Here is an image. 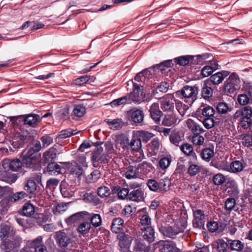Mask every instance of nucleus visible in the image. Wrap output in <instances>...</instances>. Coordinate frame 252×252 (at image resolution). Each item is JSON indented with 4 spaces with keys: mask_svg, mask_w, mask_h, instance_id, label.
<instances>
[{
    "mask_svg": "<svg viewBox=\"0 0 252 252\" xmlns=\"http://www.w3.org/2000/svg\"><path fill=\"white\" fill-rule=\"evenodd\" d=\"M149 112L151 118L157 124L160 122V118L162 115V112L159 109V104L158 103H154L149 108Z\"/></svg>",
    "mask_w": 252,
    "mask_h": 252,
    "instance_id": "13",
    "label": "nucleus"
},
{
    "mask_svg": "<svg viewBox=\"0 0 252 252\" xmlns=\"http://www.w3.org/2000/svg\"><path fill=\"white\" fill-rule=\"evenodd\" d=\"M27 196V194L24 191L16 192L11 197V201H17L20 200Z\"/></svg>",
    "mask_w": 252,
    "mask_h": 252,
    "instance_id": "59",
    "label": "nucleus"
},
{
    "mask_svg": "<svg viewBox=\"0 0 252 252\" xmlns=\"http://www.w3.org/2000/svg\"><path fill=\"white\" fill-rule=\"evenodd\" d=\"M201 158L206 161H209L214 156V150L211 148H205L200 153Z\"/></svg>",
    "mask_w": 252,
    "mask_h": 252,
    "instance_id": "37",
    "label": "nucleus"
},
{
    "mask_svg": "<svg viewBox=\"0 0 252 252\" xmlns=\"http://www.w3.org/2000/svg\"><path fill=\"white\" fill-rule=\"evenodd\" d=\"M217 69L216 65L205 66L201 70L203 77H206L210 76L214 70Z\"/></svg>",
    "mask_w": 252,
    "mask_h": 252,
    "instance_id": "46",
    "label": "nucleus"
},
{
    "mask_svg": "<svg viewBox=\"0 0 252 252\" xmlns=\"http://www.w3.org/2000/svg\"><path fill=\"white\" fill-rule=\"evenodd\" d=\"M217 249L218 252H226L228 245L222 239H220L217 242Z\"/></svg>",
    "mask_w": 252,
    "mask_h": 252,
    "instance_id": "48",
    "label": "nucleus"
},
{
    "mask_svg": "<svg viewBox=\"0 0 252 252\" xmlns=\"http://www.w3.org/2000/svg\"><path fill=\"white\" fill-rule=\"evenodd\" d=\"M198 92V88L197 86L191 87L188 85L184 86L181 91L175 93L176 96L182 94L184 97L190 99L193 102L196 98Z\"/></svg>",
    "mask_w": 252,
    "mask_h": 252,
    "instance_id": "5",
    "label": "nucleus"
},
{
    "mask_svg": "<svg viewBox=\"0 0 252 252\" xmlns=\"http://www.w3.org/2000/svg\"><path fill=\"white\" fill-rule=\"evenodd\" d=\"M61 170V166L55 162L49 163L47 166V171L52 175L60 173Z\"/></svg>",
    "mask_w": 252,
    "mask_h": 252,
    "instance_id": "40",
    "label": "nucleus"
},
{
    "mask_svg": "<svg viewBox=\"0 0 252 252\" xmlns=\"http://www.w3.org/2000/svg\"><path fill=\"white\" fill-rule=\"evenodd\" d=\"M101 221V218L99 214H94L91 218V223L95 227L99 226Z\"/></svg>",
    "mask_w": 252,
    "mask_h": 252,
    "instance_id": "53",
    "label": "nucleus"
},
{
    "mask_svg": "<svg viewBox=\"0 0 252 252\" xmlns=\"http://www.w3.org/2000/svg\"><path fill=\"white\" fill-rule=\"evenodd\" d=\"M176 108L182 116H184L188 110V105L183 103L181 101L177 100L175 104Z\"/></svg>",
    "mask_w": 252,
    "mask_h": 252,
    "instance_id": "41",
    "label": "nucleus"
},
{
    "mask_svg": "<svg viewBox=\"0 0 252 252\" xmlns=\"http://www.w3.org/2000/svg\"><path fill=\"white\" fill-rule=\"evenodd\" d=\"M119 246L121 250L127 249L130 247L133 238L131 236L124 232L119 233L117 235Z\"/></svg>",
    "mask_w": 252,
    "mask_h": 252,
    "instance_id": "11",
    "label": "nucleus"
},
{
    "mask_svg": "<svg viewBox=\"0 0 252 252\" xmlns=\"http://www.w3.org/2000/svg\"><path fill=\"white\" fill-rule=\"evenodd\" d=\"M90 79V76L84 75L75 79L73 83L75 85H82L85 83H86Z\"/></svg>",
    "mask_w": 252,
    "mask_h": 252,
    "instance_id": "63",
    "label": "nucleus"
},
{
    "mask_svg": "<svg viewBox=\"0 0 252 252\" xmlns=\"http://www.w3.org/2000/svg\"><path fill=\"white\" fill-rule=\"evenodd\" d=\"M188 173L191 176H194L200 172L199 167L196 164H190L188 168Z\"/></svg>",
    "mask_w": 252,
    "mask_h": 252,
    "instance_id": "61",
    "label": "nucleus"
},
{
    "mask_svg": "<svg viewBox=\"0 0 252 252\" xmlns=\"http://www.w3.org/2000/svg\"><path fill=\"white\" fill-rule=\"evenodd\" d=\"M236 201L233 198H227L225 202V208L228 211H231L235 207Z\"/></svg>",
    "mask_w": 252,
    "mask_h": 252,
    "instance_id": "62",
    "label": "nucleus"
},
{
    "mask_svg": "<svg viewBox=\"0 0 252 252\" xmlns=\"http://www.w3.org/2000/svg\"><path fill=\"white\" fill-rule=\"evenodd\" d=\"M237 100L241 105H246L252 103V96L250 92L247 94H240L238 96Z\"/></svg>",
    "mask_w": 252,
    "mask_h": 252,
    "instance_id": "30",
    "label": "nucleus"
},
{
    "mask_svg": "<svg viewBox=\"0 0 252 252\" xmlns=\"http://www.w3.org/2000/svg\"><path fill=\"white\" fill-rule=\"evenodd\" d=\"M126 117L135 124H141L143 121L144 113L142 110L134 108L127 112Z\"/></svg>",
    "mask_w": 252,
    "mask_h": 252,
    "instance_id": "10",
    "label": "nucleus"
},
{
    "mask_svg": "<svg viewBox=\"0 0 252 252\" xmlns=\"http://www.w3.org/2000/svg\"><path fill=\"white\" fill-rule=\"evenodd\" d=\"M37 187L35 182L27 178L24 185V189L27 193L33 195L37 189Z\"/></svg>",
    "mask_w": 252,
    "mask_h": 252,
    "instance_id": "25",
    "label": "nucleus"
},
{
    "mask_svg": "<svg viewBox=\"0 0 252 252\" xmlns=\"http://www.w3.org/2000/svg\"><path fill=\"white\" fill-rule=\"evenodd\" d=\"M177 96L175 93L167 94L161 98L160 107L164 112H172L174 109V104H176Z\"/></svg>",
    "mask_w": 252,
    "mask_h": 252,
    "instance_id": "4",
    "label": "nucleus"
},
{
    "mask_svg": "<svg viewBox=\"0 0 252 252\" xmlns=\"http://www.w3.org/2000/svg\"><path fill=\"white\" fill-rule=\"evenodd\" d=\"M180 149L185 155L191 157L193 160H196L197 156L191 145L188 143L184 144L180 147Z\"/></svg>",
    "mask_w": 252,
    "mask_h": 252,
    "instance_id": "27",
    "label": "nucleus"
},
{
    "mask_svg": "<svg viewBox=\"0 0 252 252\" xmlns=\"http://www.w3.org/2000/svg\"><path fill=\"white\" fill-rule=\"evenodd\" d=\"M130 102L129 96L128 95H126L118 99H114L110 103V105L112 107H115L125 105L126 103H129Z\"/></svg>",
    "mask_w": 252,
    "mask_h": 252,
    "instance_id": "34",
    "label": "nucleus"
},
{
    "mask_svg": "<svg viewBox=\"0 0 252 252\" xmlns=\"http://www.w3.org/2000/svg\"><path fill=\"white\" fill-rule=\"evenodd\" d=\"M91 224L88 222H83L77 228L78 233L85 235L88 233L91 229Z\"/></svg>",
    "mask_w": 252,
    "mask_h": 252,
    "instance_id": "42",
    "label": "nucleus"
},
{
    "mask_svg": "<svg viewBox=\"0 0 252 252\" xmlns=\"http://www.w3.org/2000/svg\"><path fill=\"white\" fill-rule=\"evenodd\" d=\"M21 157L23 164H25L27 168L36 170L40 167L39 158L37 154L34 153L33 149L25 150Z\"/></svg>",
    "mask_w": 252,
    "mask_h": 252,
    "instance_id": "2",
    "label": "nucleus"
},
{
    "mask_svg": "<svg viewBox=\"0 0 252 252\" xmlns=\"http://www.w3.org/2000/svg\"><path fill=\"white\" fill-rule=\"evenodd\" d=\"M179 122L177 116L173 112L166 114L162 121V124L164 126H170L176 125Z\"/></svg>",
    "mask_w": 252,
    "mask_h": 252,
    "instance_id": "16",
    "label": "nucleus"
},
{
    "mask_svg": "<svg viewBox=\"0 0 252 252\" xmlns=\"http://www.w3.org/2000/svg\"><path fill=\"white\" fill-rule=\"evenodd\" d=\"M192 142L195 145H201L204 142V138L203 136L196 133L192 137Z\"/></svg>",
    "mask_w": 252,
    "mask_h": 252,
    "instance_id": "56",
    "label": "nucleus"
},
{
    "mask_svg": "<svg viewBox=\"0 0 252 252\" xmlns=\"http://www.w3.org/2000/svg\"><path fill=\"white\" fill-rule=\"evenodd\" d=\"M144 88H145V86L141 84H138L133 83V92L128 94L130 100L137 103H140L145 97V94L142 91Z\"/></svg>",
    "mask_w": 252,
    "mask_h": 252,
    "instance_id": "8",
    "label": "nucleus"
},
{
    "mask_svg": "<svg viewBox=\"0 0 252 252\" xmlns=\"http://www.w3.org/2000/svg\"><path fill=\"white\" fill-rule=\"evenodd\" d=\"M109 125L110 127L113 130L121 129L125 125L122 119H105L104 121Z\"/></svg>",
    "mask_w": 252,
    "mask_h": 252,
    "instance_id": "24",
    "label": "nucleus"
},
{
    "mask_svg": "<svg viewBox=\"0 0 252 252\" xmlns=\"http://www.w3.org/2000/svg\"><path fill=\"white\" fill-rule=\"evenodd\" d=\"M158 243H163L162 247L160 250L161 252H181V250L172 242H164L161 241L158 242Z\"/></svg>",
    "mask_w": 252,
    "mask_h": 252,
    "instance_id": "20",
    "label": "nucleus"
},
{
    "mask_svg": "<svg viewBox=\"0 0 252 252\" xmlns=\"http://www.w3.org/2000/svg\"><path fill=\"white\" fill-rule=\"evenodd\" d=\"M216 109L218 113L216 115L221 116L222 118V115H225L231 111V108L224 102H219L216 106Z\"/></svg>",
    "mask_w": 252,
    "mask_h": 252,
    "instance_id": "29",
    "label": "nucleus"
},
{
    "mask_svg": "<svg viewBox=\"0 0 252 252\" xmlns=\"http://www.w3.org/2000/svg\"><path fill=\"white\" fill-rule=\"evenodd\" d=\"M54 238L59 247L61 248H66L72 242L70 235L65 232L63 230L56 232Z\"/></svg>",
    "mask_w": 252,
    "mask_h": 252,
    "instance_id": "6",
    "label": "nucleus"
},
{
    "mask_svg": "<svg viewBox=\"0 0 252 252\" xmlns=\"http://www.w3.org/2000/svg\"><path fill=\"white\" fill-rule=\"evenodd\" d=\"M2 167L4 171H18L23 166V162L19 158H5L2 161Z\"/></svg>",
    "mask_w": 252,
    "mask_h": 252,
    "instance_id": "7",
    "label": "nucleus"
},
{
    "mask_svg": "<svg viewBox=\"0 0 252 252\" xmlns=\"http://www.w3.org/2000/svg\"><path fill=\"white\" fill-rule=\"evenodd\" d=\"M230 248L232 251H240L244 248V244L240 240H233L230 243Z\"/></svg>",
    "mask_w": 252,
    "mask_h": 252,
    "instance_id": "43",
    "label": "nucleus"
},
{
    "mask_svg": "<svg viewBox=\"0 0 252 252\" xmlns=\"http://www.w3.org/2000/svg\"><path fill=\"white\" fill-rule=\"evenodd\" d=\"M31 219L34 220L38 225H42L47 220V218L43 214H36L33 218H32Z\"/></svg>",
    "mask_w": 252,
    "mask_h": 252,
    "instance_id": "60",
    "label": "nucleus"
},
{
    "mask_svg": "<svg viewBox=\"0 0 252 252\" xmlns=\"http://www.w3.org/2000/svg\"><path fill=\"white\" fill-rule=\"evenodd\" d=\"M213 90L211 87L205 86L201 91V95L205 99L209 98L212 95Z\"/></svg>",
    "mask_w": 252,
    "mask_h": 252,
    "instance_id": "55",
    "label": "nucleus"
},
{
    "mask_svg": "<svg viewBox=\"0 0 252 252\" xmlns=\"http://www.w3.org/2000/svg\"><path fill=\"white\" fill-rule=\"evenodd\" d=\"M36 135L37 131L34 129L16 133L12 138L11 144L14 148H19L22 147L25 143L31 142Z\"/></svg>",
    "mask_w": 252,
    "mask_h": 252,
    "instance_id": "1",
    "label": "nucleus"
},
{
    "mask_svg": "<svg viewBox=\"0 0 252 252\" xmlns=\"http://www.w3.org/2000/svg\"><path fill=\"white\" fill-rule=\"evenodd\" d=\"M128 199L136 202L142 201L144 200V193L141 189L133 190L129 192Z\"/></svg>",
    "mask_w": 252,
    "mask_h": 252,
    "instance_id": "22",
    "label": "nucleus"
},
{
    "mask_svg": "<svg viewBox=\"0 0 252 252\" xmlns=\"http://www.w3.org/2000/svg\"><path fill=\"white\" fill-rule=\"evenodd\" d=\"M202 114L207 118L211 117L215 114V110L212 107L208 106L203 108Z\"/></svg>",
    "mask_w": 252,
    "mask_h": 252,
    "instance_id": "58",
    "label": "nucleus"
},
{
    "mask_svg": "<svg viewBox=\"0 0 252 252\" xmlns=\"http://www.w3.org/2000/svg\"><path fill=\"white\" fill-rule=\"evenodd\" d=\"M214 118L215 119L211 117L206 118L203 122L205 127L210 129L215 125L222 124L224 122V118L218 115H216Z\"/></svg>",
    "mask_w": 252,
    "mask_h": 252,
    "instance_id": "14",
    "label": "nucleus"
},
{
    "mask_svg": "<svg viewBox=\"0 0 252 252\" xmlns=\"http://www.w3.org/2000/svg\"><path fill=\"white\" fill-rule=\"evenodd\" d=\"M97 194L101 197H106L110 194V190L106 186H101L97 189Z\"/></svg>",
    "mask_w": 252,
    "mask_h": 252,
    "instance_id": "49",
    "label": "nucleus"
},
{
    "mask_svg": "<svg viewBox=\"0 0 252 252\" xmlns=\"http://www.w3.org/2000/svg\"><path fill=\"white\" fill-rule=\"evenodd\" d=\"M194 219L192 224L195 228H201L204 226L205 223V215L201 210L198 209L193 212Z\"/></svg>",
    "mask_w": 252,
    "mask_h": 252,
    "instance_id": "12",
    "label": "nucleus"
},
{
    "mask_svg": "<svg viewBox=\"0 0 252 252\" xmlns=\"http://www.w3.org/2000/svg\"><path fill=\"white\" fill-rule=\"evenodd\" d=\"M170 142L176 146H178L182 141V137L178 132H174L170 135Z\"/></svg>",
    "mask_w": 252,
    "mask_h": 252,
    "instance_id": "51",
    "label": "nucleus"
},
{
    "mask_svg": "<svg viewBox=\"0 0 252 252\" xmlns=\"http://www.w3.org/2000/svg\"><path fill=\"white\" fill-rule=\"evenodd\" d=\"M123 224L124 220L121 218H118L114 219L111 225V230L112 232L118 233L119 230L122 229Z\"/></svg>",
    "mask_w": 252,
    "mask_h": 252,
    "instance_id": "36",
    "label": "nucleus"
},
{
    "mask_svg": "<svg viewBox=\"0 0 252 252\" xmlns=\"http://www.w3.org/2000/svg\"><path fill=\"white\" fill-rule=\"evenodd\" d=\"M193 56L194 57V64H200L204 62L210 61V58L213 59V56L208 53Z\"/></svg>",
    "mask_w": 252,
    "mask_h": 252,
    "instance_id": "38",
    "label": "nucleus"
},
{
    "mask_svg": "<svg viewBox=\"0 0 252 252\" xmlns=\"http://www.w3.org/2000/svg\"><path fill=\"white\" fill-rule=\"evenodd\" d=\"M20 244L18 242H16L14 240H8L0 246L1 249L3 252H14V249L18 248Z\"/></svg>",
    "mask_w": 252,
    "mask_h": 252,
    "instance_id": "21",
    "label": "nucleus"
},
{
    "mask_svg": "<svg viewBox=\"0 0 252 252\" xmlns=\"http://www.w3.org/2000/svg\"><path fill=\"white\" fill-rule=\"evenodd\" d=\"M147 185L149 189L153 191H157L159 189V183L153 179H149L147 182Z\"/></svg>",
    "mask_w": 252,
    "mask_h": 252,
    "instance_id": "54",
    "label": "nucleus"
},
{
    "mask_svg": "<svg viewBox=\"0 0 252 252\" xmlns=\"http://www.w3.org/2000/svg\"><path fill=\"white\" fill-rule=\"evenodd\" d=\"M88 213L86 211H82L76 213L66 219V222L68 224H72L77 221L80 220L84 218V217L87 215Z\"/></svg>",
    "mask_w": 252,
    "mask_h": 252,
    "instance_id": "28",
    "label": "nucleus"
},
{
    "mask_svg": "<svg viewBox=\"0 0 252 252\" xmlns=\"http://www.w3.org/2000/svg\"><path fill=\"white\" fill-rule=\"evenodd\" d=\"M244 112V120L249 121L252 120V107L250 106H246L243 107Z\"/></svg>",
    "mask_w": 252,
    "mask_h": 252,
    "instance_id": "50",
    "label": "nucleus"
},
{
    "mask_svg": "<svg viewBox=\"0 0 252 252\" xmlns=\"http://www.w3.org/2000/svg\"><path fill=\"white\" fill-rule=\"evenodd\" d=\"M125 177L127 179H134L139 176V172L136 169V166H129L125 174Z\"/></svg>",
    "mask_w": 252,
    "mask_h": 252,
    "instance_id": "33",
    "label": "nucleus"
},
{
    "mask_svg": "<svg viewBox=\"0 0 252 252\" xmlns=\"http://www.w3.org/2000/svg\"><path fill=\"white\" fill-rule=\"evenodd\" d=\"M229 74L230 72L228 71H221L212 75L210 79L214 84L218 85L220 84Z\"/></svg>",
    "mask_w": 252,
    "mask_h": 252,
    "instance_id": "19",
    "label": "nucleus"
},
{
    "mask_svg": "<svg viewBox=\"0 0 252 252\" xmlns=\"http://www.w3.org/2000/svg\"><path fill=\"white\" fill-rule=\"evenodd\" d=\"M83 172L82 167L78 165L73 166L70 170L71 174L79 179L83 174Z\"/></svg>",
    "mask_w": 252,
    "mask_h": 252,
    "instance_id": "52",
    "label": "nucleus"
},
{
    "mask_svg": "<svg viewBox=\"0 0 252 252\" xmlns=\"http://www.w3.org/2000/svg\"><path fill=\"white\" fill-rule=\"evenodd\" d=\"M40 120V116L37 114L25 115V125L35 127L37 126Z\"/></svg>",
    "mask_w": 252,
    "mask_h": 252,
    "instance_id": "18",
    "label": "nucleus"
},
{
    "mask_svg": "<svg viewBox=\"0 0 252 252\" xmlns=\"http://www.w3.org/2000/svg\"><path fill=\"white\" fill-rule=\"evenodd\" d=\"M34 212V206L31 203H27L23 207L22 214L25 216H31L33 215Z\"/></svg>",
    "mask_w": 252,
    "mask_h": 252,
    "instance_id": "39",
    "label": "nucleus"
},
{
    "mask_svg": "<svg viewBox=\"0 0 252 252\" xmlns=\"http://www.w3.org/2000/svg\"><path fill=\"white\" fill-rule=\"evenodd\" d=\"M129 146L133 151L136 152L139 151L141 149V142L134 132H133L132 139L129 143Z\"/></svg>",
    "mask_w": 252,
    "mask_h": 252,
    "instance_id": "31",
    "label": "nucleus"
},
{
    "mask_svg": "<svg viewBox=\"0 0 252 252\" xmlns=\"http://www.w3.org/2000/svg\"><path fill=\"white\" fill-rule=\"evenodd\" d=\"M159 230L164 237L171 239H175L176 236L181 232L177 228L170 226H161Z\"/></svg>",
    "mask_w": 252,
    "mask_h": 252,
    "instance_id": "15",
    "label": "nucleus"
},
{
    "mask_svg": "<svg viewBox=\"0 0 252 252\" xmlns=\"http://www.w3.org/2000/svg\"><path fill=\"white\" fill-rule=\"evenodd\" d=\"M75 134L73 130L72 129H65L61 131L58 135V139H64L70 137V136Z\"/></svg>",
    "mask_w": 252,
    "mask_h": 252,
    "instance_id": "57",
    "label": "nucleus"
},
{
    "mask_svg": "<svg viewBox=\"0 0 252 252\" xmlns=\"http://www.w3.org/2000/svg\"><path fill=\"white\" fill-rule=\"evenodd\" d=\"M153 69V68H150L143 70L140 73L136 74L134 77V80L138 82H140L142 85L145 86V89L148 90L150 89H152L155 87L156 84L153 83L152 81H149V77L151 75V70Z\"/></svg>",
    "mask_w": 252,
    "mask_h": 252,
    "instance_id": "3",
    "label": "nucleus"
},
{
    "mask_svg": "<svg viewBox=\"0 0 252 252\" xmlns=\"http://www.w3.org/2000/svg\"><path fill=\"white\" fill-rule=\"evenodd\" d=\"M180 65L185 66L189 63L194 64V57L191 55L181 56L174 59Z\"/></svg>",
    "mask_w": 252,
    "mask_h": 252,
    "instance_id": "26",
    "label": "nucleus"
},
{
    "mask_svg": "<svg viewBox=\"0 0 252 252\" xmlns=\"http://www.w3.org/2000/svg\"><path fill=\"white\" fill-rule=\"evenodd\" d=\"M225 177L221 173L215 174L212 178L214 184L216 186L222 185L226 181Z\"/></svg>",
    "mask_w": 252,
    "mask_h": 252,
    "instance_id": "44",
    "label": "nucleus"
},
{
    "mask_svg": "<svg viewBox=\"0 0 252 252\" xmlns=\"http://www.w3.org/2000/svg\"><path fill=\"white\" fill-rule=\"evenodd\" d=\"M171 185V182L168 179H164L160 180L159 183V190L161 192L167 191Z\"/></svg>",
    "mask_w": 252,
    "mask_h": 252,
    "instance_id": "45",
    "label": "nucleus"
},
{
    "mask_svg": "<svg viewBox=\"0 0 252 252\" xmlns=\"http://www.w3.org/2000/svg\"><path fill=\"white\" fill-rule=\"evenodd\" d=\"M247 164L244 161L235 160L230 165V171L232 173H237L243 171L246 166Z\"/></svg>",
    "mask_w": 252,
    "mask_h": 252,
    "instance_id": "23",
    "label": "nucleus"
},
{
    "mask_svg": "<svg viewBox=\"0 0 252 252\" xmlns=\"http://www.w3.org/2000/svg\"><path fill=\"white\" fill-rule=\"evenodd\" d=\"M57 150L54 147L50 148L43 154V157L47 162L52 161L55 159L57 157Z\"/></svg>",
    "mask_w": 252,
    "mask_h": 252,
    "instance_id": "35",
    "label": "nucleus"
},
{
    "mask_svg": "<svg viewBox=\"0 0 252 252\" xmlns=\"http://www.w3.org/2000/svg\"><path fill=\"white\" fill-rule=\"evenodd\" d=\"M239 81L238 75L234 73L231 74L224 86L225 92L229 94L235 93L238 89Z\"/></svg>",
    "mask_w": 252,
    "mask_h": 252,
    "instance_id": "9",
    "label": "nucleus"
},
{
    "mask_svg": "<svg viewBox=\"0 0 252 252\" xmlns=\"http://www.w3.org/2000/svg\"><path fill=\"white\" fill-rule=\"evenodd\" d=\"M242 143L247 147L252 146V136L248 134H244L242 138Z\"/></svg>",
    "mask_w": 252,
    "mask_h": 252,
    "instance_id": "64",
    "label": "nucleus"
},
{
    "mask_svg": "<svg viewBox=\"0 0 252 252\" xmlns=\"http://www.w3.org/2000/svg\"><path fill=\"white\" fill-rule=\"evenodd\" d=\"M142 235L143 239L149 243H152L155 241V231L151 226H146L142 228Z\"/></svg>",
    "mask_w": 252,
    "mask_h": 252,
    "instance_id": "17",
    "label": "nucleus"
},
{
    "mask_svg": "<svg viewBox=\"0 0 252 252\" xmlns=\"http://www.w3.org/2000/svg\"><path fill=\"white\" fill-rule=\"evenodd\" d=\"M86 112L85 108L82 105H75L73 109L72 114L73 116L78 117H82Z\"/></svg>",
    "mask_w": 252,
    "mask_h": 252,
    "instance_id": "47",
    "label": "nucleus"
},
{
    "mask_svg": "<svg viewBox=\"0 0 252 252\" xmlns=\"http://www.w3.org/2000/svg\"><path fill=\"white\" fill-rule=\"evenodd\" d=\"M134 132L141 141L142 140L145 142H147L148 141H149L154 135L153 133L145 130H139L134 131Z\"/></svg>",
    "mask_w": 252,
    "mask_h": 252,
    "instance_id": "32",
    "label": "nucleus"
}]
</instances>
